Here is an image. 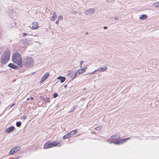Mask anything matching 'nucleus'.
<instances>
[{"instance_id":"obj_18","label":"nucleus","mask_w":159,"mask_h":159,"mask_svg":"<svg viewBox=\"0 0 159 159\" xmlns=\"http://www.w3.org/2000/svg\"><path fill=\"white\" fill-rule=\"evenodd\" d=\"M70 75L72 79H74L76 77V76H75V73L74 72H70Z\"/></svg>"},{"instance_id":"obj_38","label":"nucleus","mask_w":159,"mask_h":159,"mask_svg":"<svg viewBox=\"0 0 159 159\" xmlns=\"http://www.w3.org/2000/svg\"><path fill=\"white\" fill-rule=\"evenodd\" d=\"M103 28L104 29H107V27L106 26H104Z\"/></svg>"},{"instance_id":"obj_13","label":"nucleus","mask_w":159,"mask_h":159,"mask_svg":"<svg viewBox=\"0 0 159 159\" xmlns=\"http://www.w3.org/2000/svg\"><path fill=\"white\" fill-rule=\"evenodd\" d=\"M57 79L61 80V83H63L66 80L65 77L63 76H59L57 78Z\"/></svg>"},{"instance_id":"obj_39","label":"nucleus","mask_w":159,"mask_h":159,"mask_svg":"<svg viewBox=\"0 0 159 159\" xmlns=\"http://www.w3.org/2000/svg\"><path fill=\"white\" fill-rule=\"evenodd\" d=\"M29 99H30V98H27V99L26 100H27V101H28V100H29Z\"/></svg>"},{"instance_id":"obj_29","label":"nucleus","mask_w":159,"mask_h":159,"mask_svg":"<svg viewBox=\"0 0 159 159\" xmlns=\"http://www.w3.org/2000/svg\"><path fill=\"white\" fill-rule=\"evenodd\" d=\"M96 72V71H95V70L93 71V72H92L91 73H88V74L89 75H93V74H94V73Z\"/></svg>"},{"instance_id":"obj_41","label":"nucleus","mask_w":159,"mask_h":159,"mask_svg":"<svg viewBox=\"0 0 159 159\" xmlns=\"http://www.w3.org/2000/svg\"><path fill=\"white\" fill-rule=\"evenodd\" d=\"M67 85H65V86H64V87L66 88L67 87Z\"/></svg>"},{"instance_id":"obj_37","label":"nucleus","mask_w":159,"mask_h":159,"mask_svg":"<svg viewBox=\"0 0 159 159\" xmlns=\"http://www.w3.org/2000/svg\"><path fill=\"white\" fill-rule=\"evenodd\" d=\"M15 148H17V149H16V150L17 149H19V147L18 146H17Z\"/></svg>"},{"instance_id":"obj_15","label":"nucleus","mask_w":159,"mask_h":159,"mask_svg":"<svg viewBox=\"0 0 159 159\" xmlns=\"http://www.w3.org/2000/svg\"><path fill=\"white\" fill-rule=\"evenodd\" d=\"M57 16V15L56 13V12H54L53 13V15L52 16L51 20H52L53 21H55V17H56Z\"/></svg>"},{"instance_id":"obj_34","label":"nucleus","mask_w":159,"mask_h":159,"mask_svg":"<svg viewBox=\"0 0 159 159\" xmlns=\"http://www.w3.org/2000/svg\"><path fill=\"white\" fill-rule=\"evenodd\" d=\"M87 66H85V67H84L83 69H84V70H85V69H87Z\"/></svg>"},{"instance_id":"obj_26","label":"nucleus","mask_w":159,"mask_h":159,"mask_svg":"<svg viewBox=\"0 0 159 159\" xmlns=\"http://www.w3.org/2000/svg\"><path fill=\"white\" fill-rule=\"evenodd\" d=\"M69 137V136L67 135V134H66V135L63 136V138L64 139H66L68 138Z\"/></svg>"},{"instance_id":"obj_31","label":"nucleus","mask_w":159,"mask_h":159,"mask_svg":"<svg viewBox=\"0 0 159 159\" xmlns=\"http://www.w3.org/2000/svg\"><path fill=\"white\" fill-rule=\"evenodd\" d=\"M84 63V61H81L80 62V67H81L82 66V64Z\"/></svg>"},{"instance_id":"obj_43","label":"nucleus","mask_w":159,"mask_h":159,"mask_svg":"<svg viewBox=\"0 0 159 159\" xmlns=\"http://www.w3.org/2000/svg\"><path fill=\"white\" fill-rule=\"evenodd\" d=\"M19 158V157L17 158H16V159H18Z\"/></svg>"},{"instance_id":"obj_10","label":"nucleus","mask_w":159,"mask_h":159,"mask_svg":"<svg viewBox=\"0 0 159 159\" xmlns=\"http://www.w3.org/2000/svg\"><path fill=\"white\" fill-rule=\"evenodd\" d=\"M130 139V138L129 137L125 139H121L120 140H118L119 143V144L124 143Z\"/></svg>"},{"instance_id":"obj_36","label":"nucleus","mask_w":159,"mask_h":159,"mask_svg":"<svg viewBox=\"0 0 159 159\" xmlns=\"http://www.w3.org/2000/svg\"><path fill=\"white\" fill-rule=\"evenodd\" d=\"M30 99L31 100H33L34 99V98L32 97H31L30 98Z\"/></svg>"},{"instance_id":"obj_2","label":"nucleus","mask_w":159,"mask_h":159,"mask_svg":"<svg viewBox=\"0 0 159 159\" xmlns=\"http://www.w3.org/2000/svg\"><path fill=\"white\" fill-rule=\"evenodd\" d=\"M10 56V53L9 50L5 51L1 56L0 61L2 64L7 63L9 60Z\"/></svg>"},{"instance_id":"obj_3","label":"nucleus","mask_w":159,"mask_h":159,"mask_svg":"<svg viewBox=\"0 0 159 159\" xmlns=\"http://www.w3.org/2000/svg\"><path fill=\"white\" fill-rule=\"evenodd\" d=\"M34 61L33 59L31 57L25 59L24 61V65L26 67H31L34 65Z\"/></svg>"},{"instance_id":"obj_1","label":"nucleus","mask_w":159,"mask_h":159,"mask_svg":"<svg viewBox=\"0 0 159 159\" xmlns=\"http://www.w3.org/2000/svg\"><path fill=\"white\" fill-rule=\"evenodd\" d=\"M12 60L14 63L19 65L20 67L22 66L21 64L22 62V57L19 53L16 52L14 53L12 56Z\"/></svg>"},{"instance_id":"obj_24","label":"nucleus","mask_w":159,"mask_h":159,"mask_svg":"<svg viewBox=\"0 0 159 159\" xmlns=\"http://www.w3.org/2000/svg\"><path fill=\"white\" fill-rule=\"evenodd\" d=\"M71 132H71V135H73L74 134H75L77 132L76 130H74L73 131H71Z\"/></svg>"},{"instance_id":"obj_9","label":"nucleus","mask_w":159,"mask_h":159,"mask_svg":"<svg viewBox=\"0 0 159 159\" xmlns=\"http://www.w3.org/2000/svg\"><path fill=\"white\" fill-rule=\"evenodd\" d=\"M85 71L86 70H84V69H79L75 73V76H76L78 74H81Z\"/></svg>"},{"instance_id":"obj_21","label":"nucleus","mask_w":159,"mask_h":159,"mask_svg":"<svg viewBox=\"0 0 159 159\" xmlns=\"http://www.w3.org/2000/svg\"><path fill=\"white\" fill-rule=\"evenodd\" d=\"M111 143L116 144H119V141L118 140H117L116 141H111L110 142V143Z\"/></svg>"},{"instance_id":"obj_32","label":"nucleus","mask_w":159,"mask_h":159,"mask_svg":"<svg viewBox=\"0 0 159 159\" xmlns=\"http://www.w3.org/2000/svg\"><path fill=\"white\" fill-rule=\"evenodd\" d=\"M27 33H23L22 34V35L23 36H25L26 35H27Z\"/></svg>"},{"instance_id":"obj_23","label":"nucleus","mask_w":159,"mask_h":159,"mask_svg":"<svg viewBox=\"0 0 159 159\" xmlns=\"http://www.w3.org/2000/svg\"><path fill=\"white\" fill-rule=\"evenodd\" d=\"M102 127V126H100L99 127H96V128H95V129L96 130H100L101 129Z\"/></svg>"},{"instance_id":"obj_20","label":"nucleus","mask_w":159,"mask_h":159,"mask_svg":"<svg viewBox=\"0 0 159 159\" xmlns=\"http://www.w3.org/2000/svg\"><path fill=\"white\" fill-rule=\"evenodd\" d=\"M119 134V133H117V134H116L113 135L111 137V138L113 139H117V138L116 137H118V134Z\"/></svg>"},{"instance_id":"obj_17","label":"nucleus","mask_w":159,"mask_h":159,"mask_svg":"<svg viewBox=\"0 0 159 159\" xmlns=\"http://www.w3.org/2000/svg\"><path fill=\"white\" fill-rule=\"evenodd\" d=\"M148 16L145 15H143L139 17V19L140 20H145L146 19Z\"/></svg>"},{"instance_id":"obj_4","label":"nucleus","mask_w":159,"mask_h":159,"mask_svg":"<svg viewBox=\"0 0 159 159\" xmlns=\"http://www.w3.org/2000/svg\"><path fill=\"white\" fill-rule=\"evenodd\" d=\"M58 144V143L56 142H48L46 143L44 145V148L47 149L51 147H53L57 146Z\"/></svg>"},{"instance_id":"obj_35","label":"nucleus","mask_w":159,"mask_h":159,"mask_svg":"<svg viewBox=\"0 0 159 159\" xmlns=\"http://www.w3.org/2000/svg\"><path fill=\"white\" fill-rule=\"evenodd\" d=\"M114 20H118V18H117V17H115V18H114Z\"/></svg>"},{"instance_id":"obj_11","label":"nucleus","mask_w":159,"mask_h":159,"mask_svg":"<svg viewBox=\"0 0 159 159\" xmlns=\"http://www.w3.org/2000/svg\"><path fill=\"white\" fill-rule=\"evenodd\" d=\"M8 66L13 69H16L17 68L18 66L12 63H10L8 64Z\"/></svg>"},{"instance_id":"obj_6","label":"nucleus","mask_w":159,"mask_h":159,"mask_svg":"<svg viewBox=\"0 0 159 159\" xmlns=\"http://www.w3.org/2000/svg\"><path fill=\"white\" fill-rule=\"evenodd\" d=\"M107 69V67L106 66H105L103 67H99L95 70V71H98L100 72H102L106 71Z\"/></svg>"},{"instance_id":"obj_25","label":"nucleus","mask_w":159,"mask_h":159,"mask_svg":"<svg viewBox=\"0 0 159 159\" xmlns=\"http://www.w3.org/2000/svg\"><path fill=\"white\" fill-rule=\"evenodd\" d=\"M44 98V100L45 101V102H49V98H46L45 99V98Z\"/></svg>"},{"instance_id":"obj_19","label":"nucleus","mask_w":159,"mask_h":159,"mask_svg":"<svg viewBox=\"0 0 159 159\" xmlns=\"http://www.w3.org/2000/svg\"><path fill=\"white\" fill-rule=\"evenodd\" d=\"M49 74L48 73H46L42 77V78L45 80H46L48 77Z\"/></svg>"},{"instance_id":"obj_30","label":"nucleus","mask_w":159,"mask_h":159,"mask_svg":"<svg viewBox=\"0 0 159 159\" xmlns=\"http://www.w3.org/2000/svg\"><path fill=\"white\" fill-rule=\"evenodd\" d=\"M76 107V106H74V107H73L71 109V111H74L75 110V109Z\"/></svg>"},{"instance_id":"obj_22","label":"nucleus","mask_w":159,"mask_h":159,"mask_svg":"<svg viewBox=\"0 0 159 159\" xmlns=\"http://www.w3.org/2000/svg\"><path fill=\"white\" fill-rule=\"evenodd\" d=\"M16 125L17 127H20L21 125V122L20 121L17 122L16 123Z\"/></svg>"},{"instance_id":"obj_16","label":"nucleus","mask_w":159,"mask_h":159,"mask_svg":"<svg viewBox=\"0 0 159 159\" xmlns=\"http://www.w3.org/2000/svg\"><path fill=\"white\" fill-rule=\"evenodd\" d=\"M153 5L155 7L159 8V1L154 2L153 3Z\"/></svg>"},{"instance_id":"obj_5","label":"nucleus","mask_w":159,"mask_h":159,"mask_svg":"<svg viewBox=\"0 0 159 159\" xmlns=\"http://www.w3.org/2000/svg\"><path fill=\"white\" fill-rule=\"evenodd\" d=\"M95 9L94 8H90L86 10L85 11L84 13L86 15H90L93 14L95 12Z\"/></svg>"},{"instance_id":"obj_8","label":"nucleus","mask_w":159,"mask_h":159,"mask_svg":"<svg viewBox=\"0 0 159 159\" xmlns=\"http://www.w3.org/2000/svg\"><path fill=\"white\" fill-rule=\"evenodd\" d=\"M15 129V127L14 126H11L9 127L5 130V131L6 132L9 133L13 131Z\"/></svg>"},{"instance_id":"obj_33","label":"nucleus","mask_w":159,"mask_h":159,"mask_svg":"<svg viewBox=\"0 0 159 159\" xmlns=\"http://www.w3.org/2000/svg\"><path fill=\"white\" fill-rule=\"evenodd\" d=\"M44 80H45L42 78V79L40 80V83L43 82Z\"/></svg>"},{"instance_id":"obj_27","label":"nucleus","mask_w":159,"mask_h":159,"mask_svg":"<svg viewBox=\"0 0 159 159\" xmlns=\"http://www.w3.org/2000/svg\"><path fill=\"white\" fill-rule=\"evenodd\" d=\"M53 96L54 98H56L58 96V94L57 93H54Z\"/></svg>"},{"instance_id":"obj_28","label":"nucleus","mask_w":159,"mask_h":159,"mask_svg":"<svg viewBox=\"0 0 159 159\" xmlns=\"http://www.w3.org/2000/svg\"><path fill=\"white\" fill-rule=\"evenodd\" d=\"M71 132H70L66 134L69 137H71L72 136L71 135Z\"/></svg>"},{"instance_id":"obj_14","label":"nucleus","mask_w":159,"mask_h":159,"mask_svg":"<svg viewBox=\"0 0 159 159\" xmlns=\"http://www.w3.org/2000/svg\"><path fill=\"white\" fill-rule=\"evenodd\" d=\"M58 18L57 20L56 21V23L57 24H58L60 20L62 19L63 18V16L62 15H60L58 16L57 17Z\"/></svg>"},{"instance_id":"obj_40","label":"nucleus","mask_w":159,"mask_h":159,"mask_svg":"<svg viewBox=\"0 0 159 159\" xmlns=\"http://www.w3.org/2000/svg\"><path fill=\"white\" fill-rule=\"evenodd\" d=\"M23 118H24V119H26V116H25V117H24Z\"/></svg>"},{"instance_id":"obj_42","label":"nucleus","mask_w":159,"mask_h":159,"mask_svg":"<svg viewBox=\"0 0 159 159\" xmlns=\"http://www.w3.org/2000/svg\"><path fill=\"white\" fill-rule=\"evenodd\" d=\"M14 105V104H13V105H12V106H11V107L13 105Z\"/></svg>"},{"instance_id":"obj_7","label":"nucleus","mask_w":159,"mask_h":159,"mask_svg":"<svg viewBox=\"0 0 159 159\" xmlns=\"http://www.w3.org/2000/svg\"><path fill=\"white\" fill-rule=\"evenodd\" d=\"M32 26L31 29L32 30H35L38 28L39 27L38 24L37 22L34 21L32 23Z\"/></svg>"},{"instance_id":"obj_12","label":"nucleus","mask_w":159,"mask_h":159,"mask_svg":"<svg viewBox=\"0 0 159 159\" xmlns=\"http://www.w3.org/2000/svg\"><path fill=\"white\" fill-rule=\"evenodd\" d=\"M16 148H13L10 151L9 154H12L16 152L17 151L19 150V149H17L16 150Z\"/></svg>"},{"instance_id":"obj_44","label":"nucleus","mask_w":159,"mask_h":159,"mask_svg":"<svg viewBox=\"0 0 159 159\" xmlns=\"http://www.w3.org/2000/svg\"><path fill=\"white\" fill-rule=\"evenodd\" d=\"M19 158V157L17 158H16V159H18Z\"/></svg>"}]
</instances>
